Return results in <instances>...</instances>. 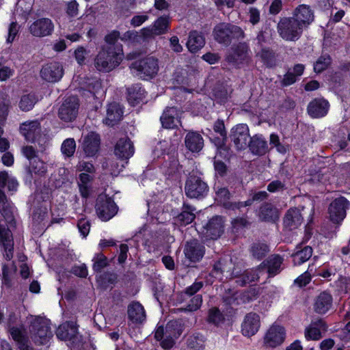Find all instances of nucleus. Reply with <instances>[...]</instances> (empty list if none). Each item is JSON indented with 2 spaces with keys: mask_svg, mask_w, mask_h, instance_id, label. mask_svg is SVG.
<instances>
[{
  "mask_svg": "<svg viewBox=\"0 0 350 350\" xmlns=\"http://www.w3.org/2000/svg\"><path fill=\"white\" fill-rule=\"evenodd\" d=\"M123 58L122 46H109L99 51L94 59V66L98 71L109 72L118 67Z\"/></svg>",
  "mask_w": 350,
  "mask_h": 350,
  "instance_id": "obj_1",
  "label": "nucleus"
},
{
  "mask_svg": "<svg viewBox=\"0 0 350 350\" xmlns=\"http://www.w3.org/2000/svg\"><path fill=\"white\" fill-rule=\"evenodd\" d=\"M30 337L37 345H46L53 336L48 319L35 317L29 327Z\"/></svg>",
  "mask_w": 350,
  "mask_h": 350,
  "instance_id": "obj_2",
  "label": "nucleus"
},
{
  "mask_svg": "<svg viewBox=\"0 0 350 350\" xmlns=\"http://www.w3.org/2000/svg\"><path fill=\"white\" fill-rule=\"evenodd\" d=\"M132 72L144 79L154 77L159 71L158 59L147 56L133 62L130 66Z\"/></svg>",
  "mask_w": 350,
  "mask_h": 350,
  "instance_id": "obj_3",
  "label": "nucleus"
},
{
  "mask_svg": "<svg viewBox=\"0 0 350 350\" xmlns=\"http://www.w3.org/2000/svg\"><path fill=\"white\" fill-rule=\"evenodd\" d=\"M304 28L292 17H284L278 24V31L285 40H297L302 34Z\"/></svg>",
  "mask_w": 350,
  "mask_h": 350,
  "instance_id": "obj_4",
  "label": "nucleus"
},
{
  "mask_svg": "<svg viewBox=\"0 0 350 350\" xmlns=\"http://www.w3.org/2000/svg\"><path fill=\"white\" fill-rule=\"evenodd\" d=\"M14 243L12 231L1 221L0 222V248L3 258L11 260L14 257Z\"/></svg>",
  "mask_w": 350,
  "mask_h": 350,
  "instance_id": "obj_5",
  "label": "nucleus"
},
{
  "mask_svg": "<svg viewBox=\"0 0 350 350\" xmlns=\"http://www.w3.org/2000/svg\"><path fill=\"white\" fill-rule=\"evenodd\" d=\"M117 206L114 202L105 195H100L96 204L98 217L104 221H109L117 213Z\"/></svg>",
  "mask_w": 350,
  "mask_h": 350,
  "instance_id": "obj_6",
  "label": "nucleus"
},
{
  "mask_svg": "<svg viewBox=\"0 0 350 350\" xmlns=\"http://www.w3.org/2000/svg\"><path fill=\"white\" fill-rule=\"evenodd\" d=\"M79 102L77 97H66L60 105L58 111L59 118L65 122L74 120L78 114Z\"/></svg>",
  "mask_w": 350,
  "mask_h": 350,
  "instance_id": "obj_7",
  "label": "nucleus"
},
{
  "mask_svg": "<svg viewBox=\"0 0 350 350\" xmlns=\"http://www.w3.org/2000/svg\"><path fill=\"white\" fill-rule=\"evenodd\" d=\"M230 138L237 150L245 149L250 139L248 126L246 124L235 125L230 130Z\"/></svg>",
  "mask_w": 350,
  "mask_h": 350,
  "instance_id": "obj_8",
  "label": "nucleus"
},
{
  "mask_svg": "<svg viewBox=\"0 0 350 350\" xmlns=\"http://www.w3.org/2000/svg\"><path fill=\"white\" fill-rule=\"evenodd\" d=\"M185 193L190 198H200L206 195L208 187L201 178L191 176L187 180L185 187Z\"/></svg>",
  "mask_w": 350,
  "mask_h": 350,
  "instance_id": "obj_9",
  "label": "nucleus"
},
{
  "mask_svg": "<svg viewBox=\"0 0 350 350\" xmlns=\"http://www.w3.org/2000/svg\"><path fill=\"white\" fill-rule=\"evenodd\" d=\"M285 337L284 328L281 325L273 324L265 333L264 344L266 347L275 348L284 342Z\"/></svg>",
  "mask_w": 350,
  "mask_h": 350,
  "instance_id": "obj_10",
  "label": "nucleus"
},
{
  "mask_svg": "<svg viewBox=\"0 0 350 350\" xmlns=\"http://www.w3.org/2000/svg\"><path fill=\"white\" fill-rule=\"evenodd\" d=\"M54 24L48 18L36 20L29 27L30 33L35 37L42 38L51 36L54 31Z\"/></svg>",
  "mask_w": 350,
  "mask_h": 350,
  "instance_id": "obj_11",
  "label": "nucleus"
},
{
  "mask_svg": "<svg viewBox=\"0 0 350 350\" xmlns=\"http://www.w3.org/2000/svg\"><path fill=\"white\" fill-rule=\"evenodd\" d=\"M226 59L228 62L237 66L248 62L250 54L247 44L239 43L232 47L226 56Z\"/></svg>",
  "mask_w": 350,
  "mask_h": 350,
  "instance_id": "obj_12",
  "label": "nucleus"
},
{
  "mask_svg": "<svg viewBox=\"0 0 350 350\" xmlns=\"http://www.w3.org/2000/svg\"><path fill=\"white\" fill-rule=\"evenodd\" d=\"M349 203L344 197L335 199L329 205V214L330 219L334 223L342 221L346 216V211Z\"/></svg>",
  "mask_w": 350,
  "mask_h": 350,
  "instance_id": "obj_13",
  "label": "nucleus"
},
{
  "mask_svg": "<svg viewBox=\"0 0 350 350\" xmlns=\"http://www.w3.org/2000/svg\"><path fill=\"white\" fill-rule=\"evenodd\" d=\"M64 75L62 64L57 62L44 65L40 70V77L47 82L55 83L59 81Z\"/></svg>",
  "mask_w": 350,
  "mask_h": 350,
  "instance_id": "obj_14",
  "label": "nucleus"
},
{
  "mask_svg": "<svg viewBox=\"0 0 350 350\" xmlns=\"http://www.w3.org/2000/svg\"><path fill=\"white\" fill-rule=\"evenodd\" d=\"M100 139L98 133L90 132L84 135L81 141V148L87 157H94L98 152Z\"/></svg>",
  "mask_w": 350,
  "mask_h": 350,
  "instance_id": "obj_15",
  "label": "nucleus"
},
{
  "mask_svg": "<svg viewBox=\"0 0 350 350\" xmlns=\"http://www.w3.org/2000/svg\"><path fill=\"white\" fill-rule=\"evenodd\" d=\"M292 18L298 22L304 29L308 28L314 21V12L310 6L302 4L295 8Z\"/></svg>",
  "mask_w": 350,
  "mask_h": 350,
  "instance_id": "obj_16",
  "label": "nucleus"
},
{
  "mask_svg": "<svg viewBox=\"0 0 350 350\" xmlns=\"http://www.w3.org/2000/svg\"><path fill=\"white\" fill-rule=\"evenodd\" d=\"M181 113L176 107H167L160 118L162 126L165 129H174L180 124Z\"/></svg>",
  "mask_w": 350,
  "mask_h": 350,
  "instance_id": "obj_17",
  "label": "nucleus"
},
{
  "mask_svg": "<svg viewBox=\"0 0 350 350\" xmlns=\"http://www.w3.org/2000/svg\"><path fill=\"white\" fill-rule=\"evenodd\" d=\"M260 325L259 316L255 313H249L242 323V334L248 337L254 336L258 331Z\"/></svg>",
  "mask_w": 350,
  "mask_h": 350,
  "instance_id": "obj_18",
  "label": "nucleus"
},
{
  "mask_svg": "<svg viewBox=\"0 0 350 350\" xmlns=\"http://www.w3.org/2000/svg\"><path fill=\"white\" fill-rule=\"evenodd\" d=\"M115 154L120 159H129L134 154V147L127 137L120 138L114 148Z\"/></svg>",
  "mask_w": 350,
  "mask_h": 350,
  "instance_id": "obj_19",
  "label": "nucleus"
},
{
  "mask_svg": "<svg viewBox=\"0 0 350 350\" xmlns=\"http://www.w3.org/2000/svg\"><path fill=\"white\" fill-rule=\"evenodd\" d=\"M78 329L73 321H67L57 329V337L62 340H74L77 337Z\"/></svg>",
  "mask_w": 350,
  "mask_h": 350,
  "instance_id": "obj_20",
  "label": "nucleus"
},
{
  "mask_svg": "<svg viewBox=\"0 0 350 350\" xmlns=\"http://www.w3.org/2000/svg\"><path fill=\"white\" fill-rule=\"evenodd\" d=\"M329 103L323 98L314 99L308 106V114L314 118L325 116L329 109Z\"/></svg>",
  "mask_w": 350,
  "mask_h": 350,
  "instance_id": "obj_21",
  "label": "nucleus"
},
{
  "mask_svg": "<svg viewBox=\"0 0 350 350\" xmlns=\"http://www.w3.org/2000/svg\"><path fill=\"white\" fill-rule=\"evenodd\" d=\"M21 133L28 142H33L40 133V124L38 120L25 122L21 125Z\"/></svg>",
  "mask_w": 350,
  "mask_h": 350,
  "instance_id": "obj_22",
  "label": "nucleus"
},
{
  "mask_svg": "<svg viewBox=\"0 0 350 350\" xmlns=\"http://www.w3.org/2000/svg\"><path fill=\"white\" fill-rule=\"evenodd\" d=\"M185 256L192 262L199 261L204 254V247L196 240L187 242L184 250Z\"/></svg>",
  "mask_w": 350,
  "mask_h": 350,
  "instance_id": "obj_23",
  "label": "nucleus"
},
{
  "mask_svg": "<svg viewBox=\"0 0 350 350\" xmlns=\"http://www.w3.org/2000/svg\"><path fill=\"white\" fill-rule=\"evenodd\" d=\"M223 219L220 216L213 217L206 227V237L211 239H218L223 232Z\"/></svg>",
  "mask_w": 350,
  "mask_h": 350,
  "instance_id": "obj_24",
  "label": "nucleus"
},
{
  "mask_svg": "<svg viewBox=\"0 0 350 350\" xmlns=\"http://www.w3.org/2000/svg\"><path fill=\"white\" fill-rule=\"evenodd\" d=\"M248 146L252 152L256 155H264L269 150L266 139L260 134L251 137Z\"/></svg>",
  "mask_w": 350,
  "mask_h": 350,
  "instance_id": "obj_25",
  "label": "nucleus"
},
{
  "mask_svg": "<svg viewBox=\"0 0 350 350\" xmlns=\"http://www.w3.org/2000/svg\"><path fill=\"white\" fill-rule=\"evenodd\" d=\"M327 330V325L322 320L311 323L305 329V337L307 340H317L322 337V333Z\"/></svg>",
  "mask_w": 350,
  "mask_h": 350,
  "instance_id": "obj_26",
  "label": "nucleus"
},
{
  "mask_svg": "<svg viewBox=\"0 0 350 350\" xmlns=\"http://www.w3.org/2000/svg\"><path fill=\"white\" fill-rule=\"evenodd\" d=\"M213 129L216 133H219L221 136H222L221 139H215L214 141L215 144L217 146V151H219V154H224V157H226L229 148L225 144V141L226 140V132L225 131L224 122L220 120H217L214 124Z\"/></svg>",
  "mask_w": 350,
  "mask_h": 350,
  "instance_id": "obj_27",
  "label": "nucleus"
},
{
  "mask_svg": "<svg viewBox=\"0 0 350 350\" xmlns=\"http://www.w3.org/2000/svg\"><path fill=\"white\" fill-rule=\"evenodd\" d=\"M122 114V109L118 103H110L107 107V116L103 122L108 126H114L120 121Z\"/></svg>",
  "mask_w": 350,
  "mask_h": 350,
  "instance_id": "obj_28",
  "label": "nucleus"
},
{
  "mask_svg": "<svg viewBox=\"0 0 350 350\" xmlns=\"http://www.w3.org/2000/svg\"><path fill=\"white\" fill-rule=\"evenodd\" d=\"M176 321L170 322L166 326L165 336L161 341V346L165 349H171L174 345V339L178 338L180 334L181 330H172V328L177 326Z\"/></svg>",
  "mask_w": 350,
  "mask_h": 350,
  "instance_id": "obj_29",
  "label": "nucleus"
},
{
  "mask_svg": "<svg viewBox=\"0 0 350 350\" xmlns=\"http://www.w3.org/2000/svg\"><path fill=\"white\" fill-rule=\"evenodd\" d=\"M332 306V297L327 292L321 293L315 299L314 309L319 314L326 313Z\"/></svg>",
  "mask_w": 350,
  "mask_h": 350,
  "instance_id": "obj_30",
  "label": "nucleus"
},
{
  "mask_svg": "<svg viewBox=\"0 0 350 350\" xmlns=\"http://www.w3.org/2000/svg\"><path fill=\"white\" fill-rule=\"evenodd\" d=\"M127 313L133 323H142L146 319L145 310L138 301H133L128 306Z\"/></svg>",
  "mask_w": 350,
  "mask_h": 350,
  "instance_id": "obj_31",
  "label": "nucleus"
},
{
  "mask_svg": "<svg viewBox=\"0 0 350 350\" xmlns=\"http://www.w3.org/2000/svg\"><path fill=\"white\" fill-rule=\"evenodd\" d=\"M216 200L221 204L224 206L228 209H236L243 207V202L232 203L228 201L230 199V192L225 187H217L216 189Z\"/></svg>",
  "mask_w": 350,
  "mask_h": 350,
  "instance_id": "obj_32",
  "label": "nucleus"
},
{
  "mask_svg": "<svg viewBox=\"0 0 350 350\" xmlns=\"http://www.w3.org/2000/svg\"><path fill=\"white\" fill-rule=\"evenodd\" d=\"M185 144L190 151L198 152L203 148L204 140L198 133L191 131L186 135Z\"/></svg>",
  "mask_w": 350,
  "mask_h": 350,
  "instance_id": "obj_33",
  "label": "nucleus"
},
{
  "mask_svg": "<svg viewBox=\"0 0 350 350\" xmlns=\"http://www.w3.org/2000/svg\"><path fill=\"white\" fill-rule=\"evenodd\" d=\"M0 211L1 215L5 219V221L8 224H12L14 219V206L8 202L5 193L0 189Z\"/></svg>",
  "mask_w": 350,
  "mask_h": 350,
  "instance_id": "obj_34",
  "label": "nucleus"
},
{
  "mask_svg": "<svg viewBox=\"0 0 350 350\" xmlns=\"http://www.w3.org/2000/svg\"><path fill=\"white\" fill-rule=\"evenodd\" d=\"M303 218L299 209L291 208L288 211L284 219L285 227L290 230L297 228L302 223Z\"/></svg>",
  "mask_w": 350,
  "mask_h": 350,
  "instance_id": "obj_35",
  "label": "nucleus"
},
{
  "mask_svg": "<svg viewBox=\"0 0 350 350\" xmlns=\"http://www.w3.org/2000/svg\"><path fill=\"white\" fill-rule=\"evenodd\" d=\"M145 91L141 85L137 83L127 88V99L131 105H135L145 98Z\"/></svg>",
  "mask_w": 350,
  "mask_h": 350,
  "instance_id": "obj_36",
  "label": "nucleus"
},
{
  "mask_svg": "<svg viewBox=\"0 0 350 350\" xmlns=\"http://www.w3.org/2000/svg\"><path fill=\"white\" fill-rule=\"evenodd\" d=\"M204 44V38L200 33L196 31H193L189 33L187 42V46L189 51L191 53H196L202 48Z\"/></svg>",
  "mask_w": 350,
  "mask_h": 350,
  "instance_id": "obj_37",
  "label": "nucleus"
},
{
  "mask_svg": "<svg viewBox=\"0 0 350 350\" xmlns=\"http://www.w3.org/2000/svg\"><path fill=\"white\" fill-rule=\"evenodd\" d=\"M9 333L12 339L18 344L21 350L32 349L27 345V338L23 328L12 327L9 329Z\"/></svg>",
  "mask_w": 350,
  "mask_h": 350,
  "instance_id": "obj_38",
  "label": "nucleus"
},
{
  "mask_svg": "<svg viewBox=\"0 0 350 350\" xmlns=\"http://www.w3.org/2000/svg\"><path fill=\"white\" fill-rule=\"evenodd\" d=\"M259 217L264 221L275 222L279 218V212L271 204H265L260 207Z\"/></svg>",
  "mask_w": 350,
  "mask_h": 350,
  "instance_id": "obj_39",
  "label": "nucleus"
},
{
  "mask_svg": "<svg viewBox=\"0 0 350 350\" xmlns=\"http://www.w3.org/2000/svg\"><path fill=\"white\" fill-rule=\"evenodd\" d=\"M215 39L219 43L228 44L230 42L229 24H219L214 29Z\"/></svg>",
  "mask_w": 350,
  "mask_h": 350,
  "instance_id": "obj_40",
  "label": "nucleus"
},
{
  "mask_svg": "<svg viewBox=\"0 0 350 350\" xmlns=\"http://www.w3.org/2000/svg\"><path fill=\"white\" fill-rule=\"evenodd\" d=\"M184 210L177 216V221L182 226H186L191 224L195 219L193 211L196 208L190 205L184 204Z\"/></svg>",
  "mask_w": 350,
  "mask_h": 350,
  "instance_id": "obj_41",
  "label": "nucleus"
},
{
  "mask_svg": "<svg viewBox=\"0 0 350 350\" xmlns=\"http://www.w3.org/2000/svg\"><path fill=\"white\" fill-rule=\"evenodd\" d=\"M312 254V249L310 246H306L300 250H297L293 255L295 265H300L310 259Z\"/></svg>",
  "mask_w": 350,
  "mask_h": 350,
  "instance_id": "obj_42",
  "label": "nucleus"
},
{
  "mask_svg": "<svg viewBox=\"0 0 350 350\" xmlns=\"http://www.w3.org/2000/svg\"><path fill=\"white\" fill-rule=\"evenodd\" d=\"M282 260L279 255H273L269 258L267 260V271L270 276H273L280 271Z\"/></svg>",
  "mask_w": 350,
  "mask_h": 350,
  "instance_id": "obj_43",
  "label": "nucleus"
},
{
  "mask_svg": "<svg viewBox=\"0 0 350 350\" xmlns=\"http://www.w3.org/2000/svg\"><path fill=\"white\" fill-rule=\"evenodd\" d=\"M36 103V96L33 94L23 95L19 102V107L22 111L31 110Z\"/></svg>",
  "mask_w": 350,
  "mask_h": 350,
  "instance_id": "obj_44",
  "label": "nucleus"
},
{
  "mask_svg": "<svg viewBox=\"0 0 350 350\" xmlns=\"http://www.w3.org/2000/svg\"><path fill=\"white\" fill-rule=\"evenodd\" d=\"M76 149V143L73 138H68L65 139L61 147L62 154L68 157L73 155Z\"/></svg>",
  "mask_w": 350,
  "mask_h": 350,
  "instance_id": "obj_45",
  "label": "nucleus"
},
{
  "mask_svg": "<svg viewBox=\"0 0 350 350\" xmlns=\"http://www.w3.org/2000/svg\"><path fill=\"white\" fill-rule=\"evenodd\" d=\"M93 269L94 271L100 272L107 265V259L102 253L95 254L93 258Z\"/></svg>",
  "mask_w": 350,
  "mask_h": 350,
  "instance_id": "obj_46",
  "label": "nucleus"
},
{
  "mask_svg": "<svg viewBox=\"0 0 350 350\" xmlns=\"http://www.w3.org/2000/svg\"><path fill=\"white\" fill-rule=\"evenodd\" d=\"M331 63V58L328 55H321L314 64L315 72H321L325 70Z\"/></svg>",
  "mask_w": 350,
  "mask_h": 350,
  "instance_id": "obj_47",
  "label": "nucleus"
},
{
  "mask_svg": "<svg viewBox=\"0 0 350 350\" xmlns=\"http://www.w3.org/2000/svg\"><path fill=\"white\" fill-rule=\"evenodd\" d=\"M268 252V247L264 243H257L253 244L251 248L252 256L257 258L261 259Z\"/></svg>",
  "mask_w": 350,
  "mask_h": 350,
  "instance_id": "obj_48",
  "label": "nucleus"
},
{
  "mask_svg": "<svg viewBox=\"0 0 350 350\" xmlns=\"http://www.w3.org/2000/svg\"><path fill=\"white\" fill-rule=\"evenodd\" d=\"M169 25V20L166 17L159 18L154 24L153 28L156 35H161L167 31Z\"/></svg>",
  "mask_w": 350,
  "mask_h": 350,
  "instance_id": "obj_49",
  "label": "nucleus"
},
{
  "mask_svg": "<svg viewBox=\"0 0 350 350\" xmlns=\"http://www.w3.org/2000/svg\"><path fill=\"white\" fill-rule=\"evenodd\" d=\"M30 167L32 172L38 174H44L46 172L45 163L39 158H36L30 161Z\"/></svg>",
  "mask_w": 350,
  "mask_h": 350,
  "instance_id": "obj_50",
  "label": "nucleus"
},
{
  "mask_svg": "<svg viewBox=\"0 0 350 350\" xmlns=\"http://www.w3.org/2000/svg\"><path fill=\"white\" fill-rule=\"evenodd\" d=\"M258 56L260 57L262 61L269 67L275 65V59L273 53L269 49H262L258 53Z\"/></svg>",
  "mask_w": 350,
  "mask_h": 350,
  "instance_id": "obj_51",
  "label": "nucleus"
},
{
  "mask_svg": "<svg viewBox=\"0 0 350 350\" xmlns=\"http://www.w3.org/2000/svg\"><path fill=\"white\" fill-rule=\"evenodd\" d=\"M188 347L193 350H200L204 346L202 336H192L187 340Z\"/></svg>",
  "mask_w": 350,
  "mask_h": 350,
  "instance_id": "obj_52",
  "label": "nucleus"
},
{
  "mask_svg": "<svg viewBox=\"0 0 350 350\" xmlns=\"http://www.w3.org/2000/svg\"><path fill=\"white\" fill-rule=\"evenodd\" d=\"M224 318L220 311L216 308H213L209 310L208 321L209 323H212L215 325H218L223 322Z\"/></svg>",
  "mask_w": 350,
  "mask_h": 350,
  "instance_id": "obj_53",
  "label": "nucleus"
},
{
  "mask_svg": "<svg viewBox=\"0 0 350 350\" xmlns=\"http://www.w3.org/2000/svg\"><path fill=\"white\" fill-rule=\"evenodd\" d=\"M190 304L184 310L186 311H196L200 308L202 302V296L200 295L194 296L190 301Z\"/></svg>",
  "mask_w": 350,
  "mask_h": 350,
  "instance_id": "obj_54",
  "label": "nucleus"
},
{
  "mask_svg": "<svg viewBox=\"0 0 350 350\" xmlns=\"http://www.w3.org/2000/svg\"><path fill=\"white\" fill-rule=\"evenodd\" d=\"M77 226L80 233L83 237H85L89 234L90 224L88 220L83 218L80 219L78 221Z\"/></svg>",
  "mask_w": 350,
  "mask_h": 350,
  "instance_id": "obj_55",
  "label": "nucleus"
},
{
  "mask_svg": "<svg viewBox=\"0 0 350 350\" xmlns=\"http://www.w3.org/2000/svg\"><path fill=\"white\" fill-rule=\"evenodd\" d=\"M230 40L232 38H242L244 37V32L241 27L229 24Z\"/></svg>",
  "mask_w": 350,
  "mask_h": 350,
  "instance_id": "obj_56",
  "label": "nucleus"
},
{
  "mask_svg": "<svg viewBox=\"0 0 350 350\" xmlns=\"http://www.w3.org/2000/svg\"><path fill=\"white\" fill-rule=\"evenodd\" d=\"M249 21L252 25H256L260 21V11L255 8H250L248 12Z\"/></svg>",
  "mask_w": 350,
  "mask_h": 350,
  "instance_id": "obj_57",
  "label": "nucleus"
},
{
  "mask_svg": "<svg viewBox=\"0 0 350 350\" xmlns=\"http://www.w3.org/2000/svg\"><path fill=\"white\" fill-rule=\"evenodd\" d=\"M2 284L8 287L12 285V278L7 265L2 267Z\"/></svg>",
  "mask_w": 350,
  "mask_h": 350,
  "instance_id": "obj_58",
  "label": "nucleus"
},
{
  "mask_svg": "<svg viewBox=\"0 0 350 350\" xmlns=\"http://www.w3.org/2000/svg\"><path fill=\"white\" fill-rule=\"evenodd\" d=\"M203 286V284L202 282H196L190 286L187 287L185 291V294L188 296H192L198 291H199L202 287Z\"/></svg>",
  "mask_w": 350,
  "mask_h": 350,
  "instance_id": "obj_59",
  "label": "nucleus"
},
{
  "mask_svg": "<svg viewBox=\"0 0 350 350\" xmlns=\"http://www.w3.org/2000/svg\"><path fill=\"white\" fill-rule=\"evenodd\" d=\"M310 280H311L310 274L308 271H306V272L304 273L303 274H301L300 276H299L295 280V283L297 286L301 287V286H304L306 284H308L310 282Z\"/></svg>",
  "mask_w": 350,
  "mask_h": 350,
  "instance_id": "obj_60",
  "label": "nucleus"
},
{
  "mask_svg": "<svg viewBox=\"0 0 350 350\" xmlns=\"http://www.w3.org/2000/svg\"><path fill=\"white\" fill-rule=\"evenodd\" d=\"M18 31V27L16 23L12 22L8 29V42H12Z\"/></svg>",
  "mask_w": 350,
  "mask_h": 350,
  "instance_id": "obj_61",
  "label": "nucleus"
},
{
  "mask_svg": "<svg viewBox=\"0 0 350 350\" xmlns=\"http://www.w3.org/2000/svg\"><path fill=\"white\" fill-rule=\"evenodd\" d=\"M120 38V33L116 31H113L107 36H105V42L108 43L110 46H119L118 44H116V42L118 41Z\"/></svg>",
  "mask_w": 350,
  "mask_h": 350,
  "instance_id": "obj_62",
  "label": "nucleus"
},
{
  "mask_svg": "<svg viewBox=\"0 0 350 350\" xmlns=\"http://www.w3.org/2000/svg\"><path fill=\"white\" fill-rule=\"evenodd\" d=\"M79 4L76 1H71L67 4V14L70 16H75L78 14Z\"/></svg>",
  "mask_w": 350,
  "mask_h": 350,
  "instance_id": "obj_63",
  "label": "nucleus"
},
{
  "mask_svg": "<svg viewBox=\"0 0 350 350\" xmlns=\"http://www.w3.org/2000/svg\"><path fill=\"white\" fill-rule=\"evenodd\" d=\"M14 74V70L8 66L0 68V81H3L9 79Z\"/></svg>",
  "mask_w": 350,
  "mask_h": 350,
  "instance_id": "obj_64",
  "label": "nucleus"
}]
</instances>
